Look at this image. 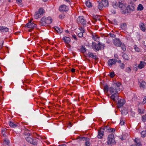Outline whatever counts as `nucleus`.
<instances>
[{"label":"nucleus","instance_id":"f257e3e1","mask_svg":"<svg viewBox=\"0 0 146 146\" xmlns=\"http://www.w3.org/2000/svg\"><path fill=\"white\" fill-rule=\"evenodd\" d=\"M117 88L114 86L110 87L109 91L111 96L110 97V98L114 101H116V99H118V92L119 90H116Z\"/></svg>","mask_w":146,"mask_h":146},{"label":"nucleus","instance_id":"f03ea898","mask_svg":"<svg viewBox=\"0 0 146 146\" xmlns=\"http://www.w3.org/2000/svg\"><path fill=\"white\" fill-rule=\"evenodd\" d=\"M135 5L133 3L131 4L130 5H129L126 7L125 10L123 11V13L125 14L126 13H130L131 12L135 10Z\"/></svg>","mask_w":146,"mask_h":146},{"label":"nucleus","instance_id":"7ed1b4c3","mask_svg":"<svg viewBox=\"0 0 146 146\" xmlns=\"http://www.w3.org/2000/svg\"><path fill=\"white\" fill-rule=\"evenodd\" d=\"M104 44H101L100 42H98V44H96L95 42H92V48L95 49L97 51H99L100 49H104Z\"/></svg>","mask_w":146,"mask_h":146},{"label":"nucleus","instance_id":"20e7f679","mask_svg":"<svg viewBox=\"0 0 146 146\" xmlns=\"http://www.w3.org/2000/svg\"><path fill=\"white\" fill-rule=\"evenodd\" d=\"M25 139L27 142L30 144L35 145H37L38 140L37 138L36 137H25Z\"/></svg>","mask_w":146,"mask_h":146},{"label":"nucleus","instance_id":"39448f33","mask_svg":"<svg viewBox=\"0 0 146 146\" xmlns=\"http://www.w3.org/2000/svg\"><path fill=\"white\" fill-rule=\"evenodd\" d=\"M114 135L113 134H110L108 135V137L107 143L108 145H115L116 142L114 139Z\"/></svg>","mask_w":146,"mask_h":146},{"label":"nucleus","instance_id":"423d86ee","mask_svg":"<svg viewBox=\"0 0 146 146\" xmlns=\"http://www.w3.org/2000/svg\"><path fill=\"white\" fill-rule=\"evenodd\" d=\"M118 7L121 9V12L123 13V11L125 10L126 9V4L122 1L119 2Z\"/></svg>","mask_w":146,"mask_h":146},{"label":"nucleus","instance_id":"0eeeda50","mask_svg":"<svg viewBox=\"0 0 146 146\" xmlns=\"http://www.w3.org/2000/svg\"><path fill=\"white\" fill-rule=\"evenodd\" d=\"M118 100L117 106L118 108H120L125 103V100L123 99H119L118 97V99H116Z\"/></svg>","mask_w":146,"mask_h":146},{"label":"nucleus","instance_id":"6e6552de","mask_svg":"<svg viewBox=\"0 0 146 146\" xmlns=\"http://www.w3.org/2000/svg\"><path fill=\"white\" fill-rule=\"evenodd\" d=\"M117 62V60L115 59H110L108 62V65L111 67L112 65L115 64Z\"/></svg>","mask_w":146,"mask_h":146},{"label":"nucleus","instance_id":"1a4fd4ad","mask_svg":"<svg viewBox=\"0 0 146 146\" xmlns=\"http://www.w3.org/2000/svg\"><path fill=\"white\" fill-rule=\"evenodd\" d=\"M78 21L82 24L84 26L86 24V21L83 18V17H79L78 18Z\"/></svg>","mask_w":146,"mask_h":146},{"label":"nucleus","instance_id":"9d476101","mask_svg":"<svg viewBox=\"0 0 146 146\" xmlns=\"http://www.w3.org/2000/svg\"><path fill=\"white\" fill-rule=\"evenodd\" d=\"M36 26V25L33 23H31V22H29L25 25V27L30 28L31 29H33Z\"/></svg>","mask_w":146,"mask_h":146},{"label":"nucleus","instance_id":"9b49d317","mask_svg":"<svg viewBox=\"0 0 146 146\" xmlns=\"http://www.w3.org/2000/svg\"><path fill=\"white\" fill-rule=\"evenodd\" d=\"M59 9L61 12L66 11L68 10V8L66 5H63L60 6Z\"/></svg>","mask_w":146,"mask_h":146},{"label":"nucleus","instance_id":"f8f14e48","mask_svg":"<svg viewBox=\"0 0 146 146\" xmlns=\"http://www.w3.org/2000/svg\"><path fill=\"white\" fill-rule=\"evenodd\" d=\"M113 43L116 46H119L122 43L120 40L117 38H115L113 40Z\"/></svg>","mask_w":146,"mask_h":146},{"label":"nucleus","instance_id":"ddd939ff","mask_svg":"<svg viewBox=\"0 0 146 146\" xmlns=\"http://www.w3.org/2000/svg\"><path fill=\"white\" fill-rule=\"evenodd\" d=\"M87 54L88 55L89 57H91L95 60H96L98 58L96 55H94L93 53L90 52H89Z\"/></svg>","mask_w":146,"mask_h":146},{"label":"nucleus","instance_id":"4468645a","mask_svg":"<svg viewBox=\"0 0 146 146\" xmlns=\"http://www.w3.org/2000/svg\"><path fill=\"white\" fill-rule=\"evenodd\" d=\"M103 7H107L108 6V1L107 0H102L101 2Z\"/></svg>","mask_w":146,"mask_h":146},{"label":"nucleus","instance_id":"2eb2a0df","mask_svg":"<svg viewBox=\"0 0 146 146\" xmlns=\"http://www.w3.org/2000/svg\"><path fill=\"white\" fill-rule=\"evenodd\" d=\"M145 65L146 63L145 62L141 61L140 64L138 65V67L140 69H141L145 67Z\"/></svg>","mask_w":146,"mask_h":146},{"label":"nucleus","instance_id":"dca6fc26","mask_svg":"<svg viewBox=\"0 0 146 146\" xmlns=\"http://www.w3.org/2000/svg\"><path fill=\"white\" fill-rule=\"evenodd\" d=\"M104 132L103 131L101 130L98 131V134L97 136L100 139L102 138V137L104 135Z\"/></svg>","mask_w":146,"mask_h":146},{"label":"nucleus","instance_id":"f3484780","mask_svg":"<svg viewBox=\"0 0 146 146\" xmlns=\"http://www.w3.org/2000/svg\"><path fill=\"white\" fill-rule=\"evenodd\" d=\"M9 29L5 27L0 26V31L1 32H6L8 31Z\"/></svg>","mask_w":146,"mask_h":146},{"label":"nucleus","instance_id":"a211bd4d","mask_svg":"<svg viewBox=\"0 0 146 146\" xmlns=\"http://www.w3.org/2000/svg\"><path fill=\"white\" fill-rule=\"evenodd\" d=\"M140 87L141 88H145L146 87V83L144 81L141 80L139 82Z\"/></svg>","mask_w":146,"mask_h":146},{"label":"nucleus","instance_id":"6ab92c4d","mask_svg":"<svg viewBox=\"0 0 146 146\" xmlns=\"http://www.w3.org/2000/svg\"><path fill=\"white\" fill-rule=\"evenodd\" d=\"M140 28L143 31H145L146 29L145 25L143 23H141L139 24Z\"/></svg>","mask_w":146,"mask_h":146},{"label":"nucleus","instance_id":"aec40b11","mask_svg":"<svg viewBox=\"0 0 146 146\" xmlns=\"http://www.w3.org/2000/svg\"><path fill=\"white\" fill-rule=\"evenodd\" d=\"M45 18L44 17H42V18L40 21V25L42 26H45L46 24H47L46 22Z\"/></svg>","mask_w":146,"mask_h":146},{"label":"nucleus","instance_id":"412c9836","mask_svg":"<svg viewBox=\"0 0 146 146\" xmlns=\"http://www.w3.org/2000/svg\"><path fill=\"white\" fill-rule=\"evenodd\" d=\"M63 40L66 43L68 44L70 41V39L68 37L64 36L63 38Z\"/></svg>","mask_w":146,"mask_h":146},{"label":"nucleus","instance_id":"4be33fe9","mask_svg":"<svg viewBox=\"0 0 146 146\" xmlns=\"http://www.w3.org/2000/svg\"><path fill=\"white\" fill-rule=\"evenodd\" d=\"M54 28L56 32L59 33H61L63 32V29L62 28H59L57 27H55Z\"/></svg>","mask_w":146,"mask_h":146},{"label":"nucleus","instance_id":"5701e85b","mask_svg":"<svg viewBox=\"0 0 146 146\" xmlns=\"http://www.w3.org/2000/svg\"><path fill=\"white\" fill-rule=\"evenodd\" d=\"M45 20L47 24H49L51 23L52 19L50 17H48L45 18Z\"/></svg>","mask_w":146,"mask_h":146},{"label":"nucleus","instance_id":"b1692460","mask_svg":"<svg viewBox=\"0 0 146 146\" xmlns=\"http://www.w3.org/2000/svg\"><path fill=\"white\" fill-rule=\"evenodd\" d=\"M10 141L7 139H5L4 140L3 143L5 146H9Z\"/></svg>","mask_w":146,"mask_h":146},{"label":"nucleus","instance_id":"393cba45","mask_svg":"<svg viewBox=\"0 0 146 146\" xmlns=\"http://www.w3.org/2000/svg\"><path fill=\"white\" fill-rule=\"evenodd\" d=\"M121 85V84L120 83L117 82L115 84H114L113 85V86H115V87L117 88V89L116 90H119V91L120 90V89L119 88V86Z\"/></svg>","mask_w":146,"mask_h":146},{"label":"nucleus","instance_id":"a878e982","mask_svg":"<svg viewBox=\"0 0 146 146\" xmlns=\"http://www.w3.org/2000/svg\"><path fill=\"white\" fill-rule=\"evenodd\" d=\"M41 15L38 11L36 12L34 16L35 18L36 19H38L39 18H40L41 17Z\"/></svg>","mask_w":146,"mask_h":146},{"label":"nucleus","instance_id":"bb28decb","mask_svg":"<svg viewBox=\"0 0 146 146\" xmlns=\"http://www.w3.org/2000/svg\"><path fill=\"white\" fill-rule=\"evenodd\" d=\"M112 5L113 7L117 8L118 7L119 3H117L116 1H114L112 3Z\"/></svg>","mask_w":146,"mask_h":146},{"label":"nucleus","instance_id":"cd10ccee","mask_svg":"<svg viewBox=\"0 0 146 146\" xmlns=\"http://www.w3.org/2000/svg\"><path fill=\"white\" fill-rule=\"evenodd\" d=\"M18 66L19 68H22L25 67V65L24 62L23 61H22L21 63L18 65Z\"/></svg>","mask_w":146,"mask_h":146},{"label":"nucleus","instance_id":"c85d7f7f","mask_svg":"<svg viewBox=\"0 0 146 146\" xmlns=\"http://www.w3.org/2000/svg\"><path fill=\"white\" fill-rule=\"evenodd\" d=\"M123 58L125 60H129V58L128 56L126 53H124L122 56Z\"/></svg>","mask_w":146,"mask_h":146},{"label":"nucleus","instance_id":"c756f323","mask_svg":"<svg viewBox=\"0 0 146 146\" xmlns=\"http://www.w3.org/2000/svg\"><path fill=\"white\" fill-rule=\"evenodd\" d=\"M9 125L11 127H15L17 126V125L14 124L13 122H12L11 121H9Z\"/></svg>","mask_w":146,"mask_h":146},{"label":"nucleus","instance_id":"7c9ffc66","mask_svg":"<svg viewBox=\"0 0 146 146\" xmlns=\"http://www.w3.org/2000/svg\"><path fill=\"white\" fill-rule=\"evenodd\" d=\"M121 28L122 29L125 30L126 29L127 25L125 23H123L121 24L120 25Z\"/></svg>","mask_w":146,"mask_h":146},{"label":"nucleus","instance_id":"2f4dec72","mask_svg":"<svg viewBox=\"0 0 146 146\" xmlns=\"http://www.w3.org/2000/svg\"><path fill=\"white\" fill-rule=\"evenodd\" d=\"M135 142L137 146H142L141 144L139 142V140L138 139L136 138L135 140Z\"/></svg>","mask_w":146,"mask_h":146},{"label":"nucleus","instance_id":"473e14b6","mask_svg":"<svg viewBox=\"0 0 146 146\" xmlns=\"http://www.w3.org/2000/svg\"><path fill=\"white\" fill-rule=\"evenodd\" d=\"M86 6L88 7H90L92 6V4L89 1H87L86 3Z\"/></svg>","mask_w":146,"mask_h":146},{"label":"nucleus","instance_id":"72a5a7b5","mask_svg":"<svg viewBox=\"0 0 146 146\" xmlns=\"http://www.w3.org/2000/svg\"><path fill=\"white\" fill-rule=\"evenodd\" d=\"M98 8L100 10H102L103 6L101 4V2H100L99 1L98 2Z\"/></svg>","mask_w":146,"mask_h":146},{"label":"nucleus","instance_id":"f704fd0d","mask_svg":"<svg viewBox=\"0 0 146 146\" xmlns=\"http://www.w3.org/2000/svg\"><path fill=\"white\" fill-rule=\"evenodd\" d=\"M143 7L141 4H139L137 7V10L141 11L143 9Z\"/></svg>","mask_w":146,"mask_h":146},{"label":"nucleus","instance_id":"c9c22d12","mask_svg":"<svg viewBox=\"0 0 146 146\" xmlns=\"http://www.w3.org/2000/svg\"><path fill=\"white\" fill-rule=\"evenodd\" d=\"M104 90L106 91V92H108L109 88L108 86L107 85H106L104 88Z\"/></svg>","mask_w":146,"mask_h":146},{"label":"nucleus","instance_id":"e433bc0d","mask_svg":"<svg viewBox=\"0 0 146 146\" xmlns=\"http://www.w3.org/2000/svg\"><path fill=\"white\" fill-rule=\"evenodd\" d=\"M80 50L81 52L84 53L86 52V49L84 46H82L80 48Z\"/></svg>","mask_w":146,"mask_h":146},{"label":"nucleus","instance_id":"4c0bfd02","mask_svg":"<svg viewBox=\"0 0 146 146\" xmlns=\"http://www.w3.org/2000/svg\"><path fill=\"white\" fill-rule=\"evenodd\" d=\"M99 16L98 15H94L93 17L94 19L96 21H97V20H98L99 21H100V18H99Z\"/></svg>","mask_w":146,"mask_h":146},{"label":"nucleus","instance_id":"58836bf2","mask_svg":"<svg viewBox=\"0 0 146 146\" xmlns=\"http://www.w3.org/2000/svg\"><path fill=\"white\" fill-rule=\"evenodd\" d=\"M141 137H144L146 136V131H143L141 133Z\"/></svg>","mask_w":146,"mask_h":146},{"label":"nucleus","instance_id":"ea45409f","mask_svg":"<svg viewBox=\"0 0 146 146\" xmlns=\"http://www.w3.org/2000/svg\"><path fill=\"white\" fill-rule=\"evenodd\" d=\"M38 12L41 15L44 13V10L43 9L40 8L38 10Z\"/></svg>","mask_w":146,"mask_h":146},{"label":"nucleus","instance_id":"a19ab883","mask_svg":"<svg viewBox=\"0 0 146 146\" xmlns=\"http://www.w3.org/2000/svg\"><path fill=\"white\" fill-rule=\"evenodd\" d=\"M80 139L81 140H85L86 141L88 140H89V138L82 137H80Z\"/></svg>","mask_w":146,"mask_h":146},{"label":"nucleus","instance_id":"79ce46f5","mask_svg":"<svg viewBox=\"0 0 146 146\" xmlns=\"http://www.w3.org/2000/svg\"><path fill=\"white\" fill-rule=\"evenodd\" d=\"M90 139L89 138V140L88 141H86L85 142V144L86 146H90V143L89 141Z\"/></svg>","mask_w":146,"mask_h":146},{"label":"nucleus","instance_id":"37998d69","mask_svg":"<svg viewBox=\"0 0 146 146\" xmlns=\"http://www.w3.org/2000/svg\"><path fill=\"white\" fill-rule=\"evenodd\" d=\"M115 75V74L113 71L111 72L110 73V74L109 75V76H110L111 78H113L114 76Z\"/></svg>","mask_w":146,"mask_h":146},{"label":"nucleus","instance_id":"c03bdc74","mask_svg":"<svg viewBox=\"0 0 146 146\" xmlns=\"http://www.w3.org/2000/svg\"><path fill=\"white\" fill-rule=\"evenodd\" d=\"M120 46L121 47V48L123 50V51H125L126 50V49L125 48V46L123 44H121L120 45Z\"/></svg>","mask_w":146,"mask_h":146},{"label":"nucleus","instance_id":"a18cd8bd","mask_svg":"<svg viewBox=\"0 0 146 146\" xmlns=\"http://www.w3.org/2000/svg\"><path fill=\"white\" fill-rule=\"evenodd\" d=\"M110 129V128H109V127H108V126H106L105 127L102 128V129L104 131H108L109 132Z\"/></svg>","mask_w":146,"mask_h":146},{"label":"nucleus","instance_id":"49530a36","mask_svg":"<svg viewBox=\"0 0 146 146\" xmlns=\"http://www.w3.org/2000/svg\"><path fill=\"white\" fill-rule=\"evenodd\" d=\"M134 49H135V50L137 52H139L140 51V49L136 45L134 46Z\"/></svg>","mask_w":146,"mask_h":146},{"label":"nucleus","instance_id":"de8ad7c7","mask_svg":"<svg viewBox=\"0 0 146 146\" xmlns=\"http://www.w3.org/2000/svg\"><path fill=\"white\" fill-rule=\"evenodd\" d=\"M142 120L143 122H145L146 121V115H144L142 117Z\"/></svg>","mask_w":146,"mask_h":146},{"label":"nucleus","instance_id":"09e8293b","mask_svg":"<svg viewBox=\"0 0 146 146\" xmlns=\"http://www.w3.org/2000/svg\"><path fill=\"white\" fill-rule=\"evenodd\" d=\"M138 112L139 113L142 114L144 113V110H141L139 108L138 109Z\"/></svg>","mask_w":146,"mask_h":146},{"label":"nucleus","instance_id":"8fccbe9b","mask_svg":"<svg viewBox=\"0 0 146 146\" xmlns=\"http://www.w3.org/2000/svg\"><path fill=\"white\" fill-rule=\"evenodd\" d=\"M65 16V15L64 14H62L59 15V18L60 19H63Z\"/></svg>","mask_w":146,"mask_h":146},{"label":"nucleus","instance_id":"3c124183","mask_svg":"<svg viewBox=\"0 0 146 146\" xmlns=\"http://www.w3.org/2000/svg\"><path fill=\"white\" fill-rule=\"evenodd\" d=\"M79 29L81 32H82L83 33H84L85 32V30L82 27H81Z\"/></svg>","mask_w":146,"mask_h":146},{"label":"nucleus","instance_id":"603ef678","mask_svg":"<svg viewBox=\"0 0 146 146\" xmlns=\"http://www.w3.org/2000/svg\"><path fill=\"white\" fill-rule=\"evenodd\" d=\"M119 66L121 68L123 69L125 67V65L123 63H122L119 65Z\"/></svg>","mask_w":146,"mask_h":146},{"label":"nucleus","instance_id":"864d4df0","mask_svg":"<svg viewBox=\"0 0 146 146\" xmlns=\"http://www.w3.org/2000/svg\"><path fill=\"white\" fill-rule=\"evenodd\" d=\"M83 33L82 32H80L78 34V36L80 37H82L83 36Z\"/></svg>","mask_w":146,"mask_h":146},{"label":"nucleus","instance_id":"5fc2aeb1","mask_svg":"<svg viewBox=\"0 0 146 146\" xmlns=\"http://www.w3.org/2000/svg\"><path fill=\"white\" fill-rule=\"evenodd\" d=\"M120 123L119 124L121 125H123L124 124V123H125V122H124V121L123 120H122V119H121L120 120Z\"/></svg>","mask_w":146,"mask_h":146},{"label":"nucleus","instance_id":"6e6d98bb","mask_svg":"<svg viewBox=\"0 0 146 146\" xmlns=\"http://www.w3.org/2000/svg\"><path fill=\"white\" fill-rule=\"evenodd\" d=\"M24 134L25 136H27L28 137H30L31 136V134L29 133H27L26 132H25L24 133Z\"/></svg>","mask_w":146,"mask_h":146},{"label":"nucleus","instance_id":"4d7b16f0","mask_svg":"<svg viewBox=\"0 0 146 146\" xmlns=\"http://www.w3.org/2000/svg\"><path fill=\"white\" fill-rule=\"evenodd\" d=\"M115 129L114 128H110L109 129V132H115Z\"/></svg>","mask_w":146,"mask_h":146},{"label":"nucleus","instance_id":"13d9d810","mask_svg":"<svg viewBox=\"0 0 146 146\" xmlns=\"http://www.w3.org/2000/svg\"><path fill=\"white\" fill-rule=\"evenodd\" d=\"M146 103V96L144 97L143 101L142 102L143 104H145Z\"/></svg>","mask_w":146,"mask_h":146},{"label":"nucleus","instance_id":"bf43d9fd","mask_svg":"<svg viewBox=\"0 0 146 146\" xmlns=\"http://www.w3.org/2000/svg\"><path fill=\"white\" fill-rule=\"evenodd\" d=\"M2 133L4 136H5V129H3L2 130Z\"/></svg>","mask_w":146,"mask_h":146},{"label":"nucleus","instance_id":"052dcab7","mask_svg":"<svg viewBox=\"0 0 146 146\" xmlns=\"http://www.w3.org/2000/svg\"><path fill=\"white\" fill-rule=\"evenodd\" d=\"M121 140H123L126 139V138L125 137V135H123V137L120 138Z\"/></svg>","mask_w":146,"mask_h":146},{"label":"nucleus","instance_id":"680f3d73","mask_svg":"<svg viewBox=\"0 0 146 146\" xmlns=\"http://www.w3.org/2000/svg\"><path fill=\"white\" fill-rule=\"evenodd\" d=\"M110 36L111 37L114 38L115 36V35L113 34H110Z\"/></svg>","mask_w":146,"mask_h":146},{"label":"nucleus","instance_id":"e2e57ef3","mask_svg":"<svg viewBox=\"0 0 146 146\" xmlns=\"http://www.w3.org/2000/svg\"><path fill=\"white\" fill-rule=\"evenodd\" d=\"M75 70L74 68H72L71 69V71L72 72H75Z\"/></svg>","mask_w":146,"mask_h":146},{"label":"nucleus","instance_id":"0e129e2a","mask_svg":"<svg viewBox=\"0 0 146 146\" xmlns=\"http://www.w3.org/2000/svg\"><path fill=\"white\" fill-rule=\"evenodd\" d=\"M16 1L18 3H20L21 2L22 0H16Z\"/></svg>","mask_w":146,"mask_h":146},{"label":"nucleus","instance_id":"69168bd1","mask_svg":"<svg viewBox=\"0 0 146 146\" xmlns=\"http://www.w3.org/2000/svg\"><path fill=\"white\" fill-rule=\"evenodd\" d=\"M114 57L115 58H117V59H118V56L117 55V54H115L114 55Z\"/></svg>","mask_w":146,"mask_h":146},{"label":"nucleus","instance_id":"338daca9","mask_svg":"<svg viewBox=\"0 0 146 146\" xmlns=\"http://www.w3.org/2000/svg\"><path fill=\"white\" fill-rule=\"evenodd\" d=\"M72 36L75 39H76V36L75 35H72Z\"/></svg>","mask_w":146,"mask_h":146},{"label":"nucleus","instance_id":"774afa93","mask_svg":"<svg viewBox=\"0 0 146 146\" xmlns=\"http://www.w3.org/2000/svg\"><path fill=\"white\" fill-rule=\"evenodd\" d=\"M58 146H66V145L65 144H62L59 145Z\"/></svg>","mask_w":146,"mask_h":146}]
</instances>
